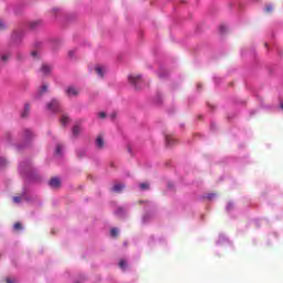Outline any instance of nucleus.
<instances>
[{
	"label": "nucleus",
	"mask_w": 283,
	"mask_h": 283,
	"mask_svg": "<svg viewBox=\"0 0 283 283\" xmlns=\"http://www.w3.org/2000/svg\"><path fill=\"white\" fill-rule=\"evenodd\" d=\"M128 82L135 90H140V84L143 83V76L142 75H134L130 74L128 75Z\"/></svg>",
	"instance_id": "nucleus-1"
},
{
	"label": "nucleus",
	"mask_w": 283,
	"mask_h": 283,
	"mask_svg": "<svg viewBox=\"0 0 283 283\" xmlns=\"http://www.w3.org/2000/svg\"><path fill=\"white\" fill-rule=\"evenodd\" d=\"M46 109H49V112H61V102H59V99L53 98L50 103L46 104Z\"/></svg>",
	"instance_id": "nucleus-2"
},
{
	"label": "nucleus",
	"mask_w": 283,
	"mask_h": 283,
	"mask_svg": "<svg viewBox=\"0 0 283 283\" xmlns=\"http://www.w3.org/2000/svg\"><path fill=\"white\" fill-rule=\"evenodd\" d=\"M65 94H66V96H69V98H72V97L78 96L80 91H78V88H76L74 86H69L65 88Z\"/></svg>",
	"instance_id": "nucleus-3"
},
{
	"label": "nucleus",
	"mask_w": 283,
	"mask_h": 283,
	"mask_svg": "<svg viewBox=\"0 0 283 283\" xmlns=\"http://www.w3.org/2000/svg\"><path fill=\"white\" fill-rule=\"evenodd\" d=\"M49 185L52 189H59V187H61V179L53 177L51 178V180L49 181Z\"/></svg>",
	"instance_id": "nucleus-4"
},
{
	"label": "nucleus",
	"mask_w": 283,
	"mask_h": 283,
	"mask_svg": "<svg viewBox=\"0 0 283 283\" xmlns=\"http://www.w3.org/2000/svg\"><path fill=\"white\" fill-rule=\"evenodd\" d=\"M40 72L44 75L48 76L49 74L52 73V66H50L49 64H42Z\"/></svg>",
	"instance_id": "nucleus-5"
},
{
	"label": "nucleus",
	"mask_w": 283,
	"mask_h": 283,
	"mask_svg": "<svg viewBox=\"0 0 283 283\" xmlns=\"http://www.w3.org/2000/svg\"><path fill=\"white\" fill-rule=\"evenodd\" d=\"M177 139L174 135H166V145H168V147H172V145H176Z\"/></svg>",
	"instance_id": "nucleus-6"
},
{
	"label": "nucleus",
	"mask_w": 283,
	"mask_h": 283,
	"mask_svg": "<svg viewBox=\"0 0 283 283\" xmlns=\"http://www.w3.org/2000/svg\"><path fill=\"white\" fill-rule=\"evenodd\" d=\"M124 189L125 185L116 184L115 186H113L112 191H114V193H120V191H123Z\"/></svg>",
	"instance_id": "nucleus-7"
},
{
	"label": "nucleus",
	"mask_w": 283,
	"mask_h": 283,
	"mask_svg": "<svg viewBox=\"0 0 283 283\" xmlns=\"http://www.w3.org/2000/svg\"><path fill=\"white\" fill-rule=\"evenodd\" d=\"M95 72L97 76H99V78H103V76H105V67L103 66H96Z\"/></svg>",
	"instance_id": "nucleus-8"
},
{
	"label": "nucleus",
	"mask_w": 283,
	"mask_h": 283,
	"mask_svg": "<svg viewBox=\"0 0 283 283\" xmlns=\"http://www.w3.org/2000/svg\"><path fill=\"white\" fill-rule=\"evenodd\" d=\"M46 92H48V84H43L41 88L38 91V98H41V96H43V94H45Z\"/></svg>",
	"instance_id": "nucleus-9"
},
{
	"label": "nucleus",
	"mask_w": 283,
	"mask_h": 283,
	"mask_svg": "<svg viewBox=\"0 0 283 283\" xmlns=\"http://www.w3.org/2000/svg\"><path fill=\"white\" fill-rule=\"evenodd\" d=\"M10 53H3V54H1L0 55V61H1V63H8V61H10Z\"/></svg>",
	"instance_id": "nucleus-10"
},
{
	"label": "nucleus",
	"mask_w": 283,
	"mask_h": 283,
	"mask_svg": "<svg viewBox=\"0 0 283 283\" xmlns=\"http://www.w3.org/2000/svg\"><path fill=\"white\" fill-rule=\"evenodd\" d=\"M96 146L98 147V149H103V147H105V142L103 140V137L101 136L97 137Z\"/></svg>",
	"instance_id": "nucleus-11"
},
{
	"label": "nucleus",
	"mask_w": 283,
	"mask_h": 283,
	"mask_svg": "<svg viewBox=\"0 0 283 283\" xmlns=\"http://www.w3.org/2000/svg\"><path fill=\"white\" fill-rule=\"evenodd\" d=\"M61 125H63L65 127V125H67V123H70V116L67 115H62L61 119H60Z\"/></svg>",
	"instance_id": "nucleus-12"
},
{
	"label": "nucleus",
	"mask_w": 283,
	"mask_h": 283,
	"mask_svg": "<svg viewBox=\"0 0 283 283\" xmlns=\"http://www.w3.org/2000/svg\"><path fill=\"white\" fill-rule=\"evenodd\" d=\"M30 114V104L24 105V111L22 112L21 116L22 118H27V116Z\"/></svg>",
	"instance_id": "nucleus-13"
},
{
	"label": "nucleus",
	"mask_w": 283,
	"mask_h": 283,
	"mask_svg": "<svg viewBox=\"0 0 283 283\" xmlns=\"http://www.w3.org/2000/svg\"><path fill=\"white\" fill-rule=\"evenodd\" d=\"M139 189H140L142 191H149V182H142V184L139 185Z\"/></svg>",
	"instance_id": "nucleus-14"
},
{
	"label": "nucleus",
	"mask_w": 283,
	"mask_h": 283,
	"mask_svg": "<svg viewBox=\"0 0 283 283\" xmlns=\"http://www.w3.org/2000/svg\"><path fill=\"white\" fill-rule=\"evenodd\" d=\"M73 136H78L81 134V126H74L72 129Z\"/></svg>",
	"instance_id": "nucleus-15"
},
{
	"label": "nucleus",
	"mask_w": 283,
	"mask_h": 283,
	"mask_svg": "<svg viewBox=\"0 0 283 283\" xmlns=\"http://www.w3.org/2000/svg\"><path fill=\"white\" fill-rule=\"evenodd\" d=\"M119 269H123L124 271L127 269V261H125V259L119 261Z\"/></svg>",
	"instance_id": "nucleus-16"
},
{
	"label": "nucleus",
	"mask_w": 283,
	"mask_h": 283,
	"mask_svg": "<svg viewBox=\"0 0 283 283\" xmlns=\"http://www.w3.org/2000/svg\"><path fill=\"white\" fill-rule=\"evenodd\" d=\"M13 229L15 231H21V229H23V224H21V222H15L13 226Z\"/></svg>",
	"instance_id": "nucleus-17"
},
{
	"label": "nucleus",
	"mask_w": 283,
	"mask_h": 283,
	"mask_svg": "<svg viewBox=\"0 0 283 283\" xmlns=\"http://www.w3.org/2000/svg\"><path fill=\"white\" fill-rule=\"evenodd\" d=\"M6 165H8V160L3 157H0V168L6 167Z\"/></svg>",
	"instance_id": "nucleus-18"
},
{
	"label": "nucleus",
	"mask_w": 283,
	"mask_h": 283,
	"mask_svg": "<svg viewBox=\"0 0 283 283\" xmlns=\"http://www.w3.org/2000/svg\"><path fill=\"white\" fill-rule=\"evenodd\" d=\"M21 200H23V195H22V196L13 197V202H14L15 205H19V202H21Z\"/></svg>",
	"instance_id": "nucleus-19"
},
{
	"label": "nucleus",
	"mask_w": 283,
	"mask_h": 283,
	"mask_svg": "<svg viewBox=\"0 0 283 283\" xmlns=\"http://www.w3.org/2000/svg\"><path fill=\"white\" fill-rule=\"evenodd\" d=\"M111 235L113 238H117L118 237V229H116V228L111 229Z\"/></svg>",
	"instance_id": "nucleus-20"
},
{
	"label": "nucleus",
	"mask_w": 283,
	"mask_h": 283,
	"mask_svg": "<svg viewBox=\"0 0 283 283\" xmlns=\"http://www.w3.org/2000/svg\"><path fill=\"white\" fill-rule=\"evenodd\" d=\"M24 136H25V138H31V136H32V130L25 129V130H24Z\"/></svg>",
	"instance_id": "nucleus-21"
},
{
	"label": "nucleus",
	"mask_w": 283,
	"mask_h": 283,
	"mask_svg": "<svg viewBox=\"0 0 283 283\" xmlns=\"http://www.w3.org/2000/svg\"><path fill=\"white\" fill-rule=\"evenodd\" d=\"M219 30H220L221 34H224V32H227V25H224V24L220 25Z\"/></svg>",
	"instance_id": "nucleus-22"
},
{
	"label": "nucleus",
	"mask_w": 283,
	"mask_h": 283,
	"mask_svg": "<svg viewBox=\"0 0 283 283\" xmlns=\"http://www.w3.org/2000/svg\"><path fill=\"white\" fill-rule=\"evenodd\" d=\"M62 149H63V147H62L61 145H57V146H56L55 151H56V154H57L59 156H61Z\"/></svg>",
	"instance_id": "nucleus-23"
},
{
	"label": "nucleus",
	"mask_w": 283,
	"mask_h": 283,
	"mask_svg": "<svg viewBox=\"0 0 283 283\" xmlns=\"http://www.w3.org/2000/svg\"><path fill=\"white\" fill-rule=\"evenodd\" d=\"M265 12H273V6H266Z\"/></svg>",
	"instance_id": "nucleus-24"
},
{
	"label": "nucleus",
	"mask_w": 283,
	"mask_h": 283,
	"mask_svg": "<svg viewBox=\"0 0 283 283\" xmlns=\"http://www.w3.org/2000/svg\"><path fill=\"white\" fill-rule=\"evenodd\" d=\"M77 156L78 158H83V156H85V151L84 150L77 151Z\"/></svg>",
	"instance_id": "nucleus-25"
},
{
	"label": "nucleus",
	"mask_w": 283,
	"mask_h": 283,
	"mask_svg": "<svg viewBox=\"0 0 283 283\" xmlns=\"http://www.w3.org/2000/svg\"><path fill=\"white\" fill-rule=\"evenodd\" d=\"M106 116H107V114H105V112L98 113V117H99V118H105Z\"/></svg>",
	"instance_id": "nucleus-26"
},
{
	"label": "nucleus",
	"mask_w": 283,
	"mask_h": 283,
	"mask_svg": "<svg viewBox=\"0 0 283 283\" xmlns=\"http://www.w3.org/2000/svg\"><path fill=\"white\" fill-rule=\"evenodd\" d=\"M0 30H6V23H3L2 20H0Z\"/></svg>",
	"instance_id": "nucleus-27"
},
{
	"label": "nucleus",
	"mask_w": 283,
	"mask_h": 283,
	"mask_svg": "<svg viewBox=\"0 0 283 283\" xmlns=\"http://www.w3.org/2000/svg\"><path fill=\"white\" fill-rule=\"evenodd\" d=\"M6 282H7V283H14V281H13L12 279H10V277H7V279H6Z\"/></svg>",
	"instance_id": "nucleus-28"
},
{
	"label": "nucleus",
	"mask_w": 283,
	"mask_h": 283,
	"mask_svg": "<svg viewBox=\"0 0 283 283\" xmlns=\"http://www.w3.org/2000/svg\"><path fill=\"white\" fill-rule=\"evenodd\" d=\"M69 56L72 59V56H74V51H69Z\"/></svg>",
	"instance_id": "nucleus-29"
},
{
	"label": "nucleus",
	"mask_w": 283,
	"mask_h": 283,
	"mask_svg": "<svg viewBox=\"0 0 283 283\" xmlns=\"http://www.w3.org/2000/svg\"><path fill=\"white\" fill-rule=\"evenodd\" d=\"M109 117L114 120V118H116V113L111 114Z\"/></svg>",
	"instance_id": "nucleus-30"
},
{
	"label": "nucleus",
	"mask_w": 283,
	"mask_h": 283,
	"mask_svg": "<svg viewBox=\"0 0 283 283\" xmlns=\"http://www.w3.org/2000/svg\"><path fill=\"white\" fill-rule=\"evenodd\" d=\"M117 213H125V210L122 209V208H119V209L117 210Z\"/></svg>",
	"instance_id": "nucleus-31"
},
{
	"label": "nucleus",
	"mask_w": 283,
	"mask_h": 283,
	"mask_svg": "<svg viewBox=\"0 0 283 283\" xmlns=\"http://www.w3.org/2000/svg\"><path fill=\"white\" fill-rule=\"evenodd\" d=\"M36 54H39L36 51H32V52H31V55H32V56H36Z\"/></svg>",
	"instance_id": "nucleus-32"
},
{
	"label": "nucleus",
	"mask_w": 283,
	"mask_h": 283,
	"mask_svg": "<svg viewBox=\"0 0 283 283\" xmlns=\"http://www.w3.org/2000/svg\"><path fill=\"white\" fill-rule=\"evenodd\" d=\"M35 25H36V22H33V23L31 24V28H35Z\"/></svg>",
	"instance_id": "nucleus-33"
},
{
	"label": "nucleus",
	"mask_w": 283,
	"mask_h": 283,
	"mask_svg": "<svg viewBox=\"0 0 283 283\" xmlns=\"http://www.w3.org/2000/svg\"><path fill=\"white\" fill-rule=\"evenodd\" d=\"M214 195H209L208 198L209 200H211V198H213Z\"/></svg>",
	"instance_id": "nucleus-34"
},
{
	"label": "nucleus",
	"mask_w": 283,
	"mask_h": 283,
	"mask_svg": "<svg viewBox=\"0 0 283 283\" xmlns=\"http://www.w3.org/2000/svg\"><path fill=\"white\" fill-rule=\"evenodd\" d=\"M281 108L283 109V103L281 104Z\"/></svg>",
	"instance_id": "nucleus-35"
},
{
	"label": "nucleus",
	"mask_w": 283,
	"mask_h": 283,
	"mask_svg": "<svg viewBox=\"0 0 283 283\" xmlns=\"http://www.w3.org/2000/svg\"><path fill=\"white\" fill-rule=\"evenodd\" d=\"M76 283H78V282H76Z\"/></svg>",
	"instance_id": "nucleus-36"
}]
</instances>
